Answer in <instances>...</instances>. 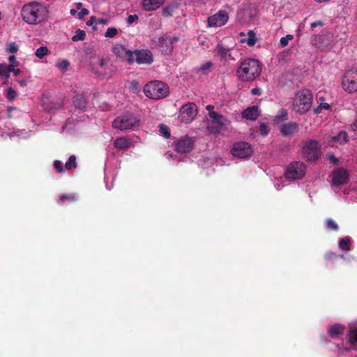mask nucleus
<instances>
[{"label":"nucleus","mask_w":357,"mask_h":357,"mask_svg":"<svg viewBox=\"0 0 357 357\" xmlns=\"http://www.w3.org/2000/svg\"><path fill=\"white\" fill-rule=\"evenodd\" d=\"M24 22L31 25H37L47 20L49 11L46 6L38 1L24 4L21 10Z\"/></svg>","instance_id":"1"},{"label":"nucleus","mask_w":357,"mask_h":357,"mask_svg":"<svg viewBox=\"0 0 357 357\" xmlns=\"http://www.w3.org/2000/svg\"><path fill=\"white\" fill-rule=\"evenodd\" d=\"M261 73V66L259 61L248 59L243 61L236 70L237 77L243 81L255 79Z\"/></svg>","instance_id":"2"},{"label":"nucleus","mask_w":357,"mask_h":357,"mask_svg":"<svg viewBox=\"0 0 357 357\" xmlns=\"http://www.w3.org/2000/svg\"><path fill=\"white\" fill-rule=\"evenodd\" d=\"M312 103V93L307 89H303L295 95L292 109L295 112L299 114H303L310 110Z\"/></svg>","instance_id":"3"},{"label":"nucleus","mask_w":357,"mask_h":357,"mask_svg":"<svg viewBox=\"0 0 357 357\" xmlns=\"http://www.w3.org/2000/svg\"><path fill=\"white\" fill-rule=\"evenodd\" d=\"M144 93L149 98L159 100L167 96L169 86L162 81H151L144 86Z\"/></svg>","instance_id":"4"},{"label":"nucleus","mask_w":357,"mask_h":357,"mask_svg":"<svg viewBox=\"0 0 357 357\" xmlns=\"http://www.w3.org/2000/svg\"><path fill=\"white\" fill-rule=\"evenodd\" d=\"M321 145L315 139H310L304 142L302 148V155L307 161L317 160L321 155Z\"/></svg>","instance_id":"5"},{"label":"nucleus","mask_w":357,"mask_h":357,"mask_svg":"<svg viewBox=\"0 0 357 357\" xmlns=\"http://www.w3.org/2000/svg\"><path fill=\"white\" fill-rule=\"evenodd\" d=\"M139 122V119L135 116L126 114L116 118L112 123V126L121 130H130L137 126Z\"/></svg>","instance_id":"6"},{"label":"nucleus","mask_w":357,"mask_h":357,"mask_svg":"<svg viewBox=\"0 0 357 357\" xmlns=\"http://www.w3.org/2000/svg\"><path fill=\"white\" fill-rule=\"evenodd\" d=\"M208 116L211 121L208 124V129L212 133L220 132L223 127L229 123L228 119L216 112H210Z\"/></svg>","instance_id":"7"},{"label":"nucleus","mask_w":357,"mask_h":357,"mask_svg":"<svg viewBox=\"0 0 357 357\" xmlns=\"http://www.w3.org/2000/svg\"><path fill=\"white\" fill-rule=\"evenodd\" d=\"M342 87L349 93L357 91V68L345 73L342 79Z\"/></svg>","instance_id":"8"},{"label":"nucleus","mask_w":357,"mask_h":357,"mask_svg":"<svg viewBox=\"0 0 357 357\" xmlns=\"http://www.w3.org/2000/svg\"><path fill=\"white\" fill-rule=\"evenodd\" d=\"M305 174V166L302 162H294L287 169L285 175L288 179L296 180L301 178Z\"/></svg>","instance_id":"9"},{"label":"nucleus","mask_w":357,"mask_h":357,"mask_svg":"<svg viewBox=\"0 0 357 357\" xmlns=\"http://www.w3.org/2000/svg\"><path fill=\"white\" fill-rule=\"evenodd\" d=\"M253 150L251 145L245 142H238L235 143L231 149V154L239 158H246L250 157Z\"/></svg>","instance_id":"10"},{"label":"nucleus","mask_w":357,"mask_h":357,"mask_svg":"<svg viewBox=\"0 0 357 357\" xmlns=\"http://www.w3.org/2000/svg\"><path fill=\"white\" fill-rule=\"evenodd\" d=\"M180 113L181 121L185 123H189L197 116V107L194 102H188L181 107Z\"/></svg>","instance_id":"11"},{"label":"nucleus","mask_w":357,"mask_h":357,"mask_svg":"<svg viewBox=\"0 0 357 357\" xmlns=\"http://www.w3.org/2000/svg\"><path fill=\"white\" fill-rule=\"evenodd\" d=\"M133 63L149 65L153 62L152 52L147 49L135 50L132 51Z\"/></svg>","instance_id":"12"},{"label":"nucleus","mask_w":357,"mask_h":357,"mask_svg":"<svg viewBox=\"0 0 357 357\" xmlns=\"http://www.w3.org/2000/svg\"><path fill=\"white\" fill-rule=\"evenodd\" d=\"M229 19L228 14L225 10H220L216 14L208 17V24L209 26H222L225 25Z\"/></svg>","instance_id":"13"},{"label":"nucleus","mask_w":357,"mask_h":357,"mask_svg":"<svg viewBox=\"0 0 357 357\" xmlns=\"http://www.w3.org/2000/svg\"><path fill=\"white\" fill-rule=\"evenodd\" d=\"M332 176V184L339 186L347 183L349 173L344 168H338L333 172Z\"/></svg>","instance_id":"14"},{"label":"nucleus","mask_w":357,"mask_h":357,"mask_svg":"<svg viewBox=\"0 0 357 357\" xmlns=\"http://www.w3.org/2000/svg\"><path fill=\"white\" fill-rule=\"evenodd\" d=\"M193 145V140L189 137H185L176 142L175 150L180 153H188L192 149Z\"/></svg>","instance_id":"15"},{"label":"nucleus","mask_w":357,"mask_h":357,"mask_svg":"<svg viewBox=\"0 0 357 357\" xmlns=\"http://www.w3.org/2000/svg\"><path fill=\"white\" fill-rule=\"evenodd\" d=\"M113 52L119 58L126 61L128 63H133L132 51L127 50L125 46L122 45H115L113 48Z\"/></svg>","instance_id":"16"},{"label":"nucleus","mask_w":357,"mask_h":357,"mask_svg":"<svg viewBox=\"0 0 357 357\" xmlns=\"http://www.w3.org/2000/svg\"><path fill=\"white\" fill-rule=\"evenodd\" d=\"M280 132L284 137H290L298 132V125L294 121H289L280 126Z\"/></svg>","instance_id":"17"},{"label":"nucleus","mask_w":357,"mask_h":357,"mask_svg":"<svg viewBox=\"0 0 357 357\" xmlns=\"http://www.w3.org/2000/svg\"><path fill=\"white\" fill-rule=\"evenodd\" d=\"M158 47L161 52L169 54L173 50L172 39L169 36H162L158 38Z\"/></svg>","instance_id":"18"},{"label":"nucleus","mask_w":357,"mask_h":357,"mask_svg":"<svg viewBox=\"0 0 357 357\" xmlns=\"http://www.w3.org/2000/svg\"><path fill=\"white\" fill-rule=\"evenodd\" d=\"M345 329V326L340 324H336L334 325L329 326L328 328V335L333 339H337L340 335L343 334Z\"/></svg>","instance_id":"19"},{"label":"nucleus","mask_w":357,"mask_h":357,"mask_svg":"<svg viewBox=\"0 0 357 357\" xmlns=\"http://www.w3.org/2000/svg\"><path fill=\"white\" fill-rule=\"evenodd\" d=\"M165 0H143L142 8L146 11H153L160 7Z\"/></svg>","instance_id":"20"},{"label":"nucleus","mask_w":357,"mask_h":357,"mask_svg":"<svg viewBox=\"0 0 357 357\" xmlns=\"http://www.w3.org/2000/svg\"><path fill=\"white\" fill-rule=\"evenodd\" d=\"M259 115L257 106L250 107L242 112V117L248 120H255Z\"/></svg>","instance_id":"21"},{"label":"nucleus","mask_w":357,"mask_h":357,"mask_svg":"<svg viewBox=\"0 0 357 357\" xmlns=\"http://www.w3.org/2000/svg\"><path fill=\"white\" fill-rule=\"evenodd\" d=\"M131 145V142L126 137H118L114 142V146L117 149L127 150Z\"/></svg>","instance_id":"22"},{"label":"nucleus","mask_w":357,"mask_h":357,"mask_svg":"<svg viewBox=\"0 0 357 357\" xmlns=\"http://www.w3.org/2000/svg\"><path fill=\"white\" fill-rule=\"evenodd\" d=\"M73 102L75 107L79 109H83L86 107V100L83 94H76L73 98Z\"/></svg>","instance_id":"23"},{"label":"nucleus","mask_w":357,"mask_h":357,"mask_svg":"<svg viewBox=\"0 0 357 357\" xmlns=\"http://www.w3.org/2000/svg\"><path fill=\"white\" fill-rule=\"evenodd\" d=\"M215 51L222 59H227V58L229 57L231 59L234 60V58L231 57L229 49L225 48L221 45H218Z\"/></svg>","instance_id":"24"},{"label":"nucleus","mask_w":357,"mask_h":357,"mask_svg":"<svg viewBox=\"0 0 357 357\" xmlns=\"http://www.w3.org/2000/svg\"><path fill=\"white\" fill-rule=\"evenodd\" d=\"M125 86L130 90V91L134 93H137L140 90V84L139 82L137 79L127 81L125 84Z\"/></svg>","instance_id":"25"},{"label":"nucleus","mask_w":357,"mask_h":357,"mask_svg":"<svg viewBox=\"0 0 357 357\" xmlns=\"http://www.w3.org/2000/svg\"><path fill=\"white\" fill-rule=\"evenodd\" d=\"M333 140L343 144L348 142V135L345 131H340L337 135L333 137Z\"/></svg>","instance_id":"26"},{"label":"nucleus","mask_w":357,"mask_h":357,"mask_svg":"<svg viewBox=\"0 0 357 357\" xmlns=\"http://www.w3.org/2000/svg\"><path fill=\"white\" fill-rule=\"evenodd\" d=\"M98 66L100 68V70L98 73L99 75H109L107 72V62L104 59H100L98 60Z\"/></svg>","instance_id":"27"},{"label":"nucleus","mask_w":357,"mask_h":357,"mask_svg":"<svg viewBox=\"0 0 357 357\" xmlns=\"http://www.w3.org/2000/svg\"><path fill=\"white\" fill-rule=\"evenodd\" d=\"M77 164L76 162V156L75 155H71L68 158V160L65 163L64 167L66 170H71L77 168Z\"/></svg>","instance_id":"28"},{"label":"nucleus","mask_w":357,"mask_h":357,"mask_svg":"<svg viewBox=\"0 0 357 357\" xmlns=\"http://www.w3.org/2000/svg\"><path fill=\"white\" fill-rule=\"evenodd\" d=\"M325 35H317L314 37V45L317 47L321 48L327 45V43L324 42Z\"/></svg>","instance_id":"29"},{"label":"nucleus","mask_w":357,"mask_h":357,"mask_svg":"<svg viewBox=\"0 0 357 357\" xmlns=\"http://www.w3.org/2000/svg\"><path fill=\"white\" fill-rule=\"evenodd\" d=\"M350 238L348 237L342 238L339 242L340 248L345 251L350 250Z\"/></svg>","instance_id":"30"},{"label":"nucleus","mask_w":357,"mask_h":357,"mask_svg":"<svg viewBox=\"0 0 357 357\" xmlns=\"http://www.w3.org/2000/svg\"><path fill=\"white\" fill-rule=\"evenodd\" d=\"M86 38V33L84 30L77 29L75 31V34L72 37V40L74 42H77L79 40H84Z\"/></svg>","instance_id":"31"},{"label":"nucleus","mask_w":357,"mask_h":357,"mask_svg":"<svg viewBox=\"0 0 357 357\" xmlns=\"http://www.w3.org/2000/svg\"><path fill=\"white\" fill-rule=\"evenodd\" d=\"M347 337L351 344H357V328L350 330Z\"/></svg>","instance_id":"32"},{"label":"nucleus","mask_w":357,"mask_h":357,"mask_svg":"<svg viewBox=\"0 0 357 357\" xmlns=\"http://www.w3.org/2000/svg\"><path fill=\"white\" fill-rule=\"evenodd\" d=\"M59 200L61 203H64L66 201L68 202L69 203H73L75 202L77 199L75 195L72 193L69 195H62L60 197Z\"/></svg>","instance_id":"33"},{"label":"nucleus","mask_w":357,"mask_h":357,"mask_svg":"<svg viewBox=\"0 0 357 357\" xmlns=\"http://www.w3.org/2000/svg\"><path fill=\"white\" fill-rule=\"evenodd\" d=\"M159 128H160L159 130H160L161 135H162L165 138L170 137L171 132H170L169 128L166 125L160 124Z\"/></svg>","instance_id":"34"},{"label":"nucleus","mask_w":357,"mask_h":357,"mask_svg":"<svg viewBox=\"0 0 357 357\" xmlns=\"http://www.w3.org/2000/svg\"><path fill=\"white\" fill-rule=\"evenodd\" d=\"M256 41L257 40L255 37V33H254L253 31H249V32L248 33V38L246 40L247 44L250 47H252L255 45Z\"/></svg>","instance_id":"35"},{"label":"nucleus","mask_w":357,"mask_h":357,"mask_svg":"<svg viewBox=\"0 0 357 357\" xmlns=\"http://www.w3.org/2000/svg\"><path fill=\"white\" fill-rule=\"evenodd\" d=\"M47 47L41 46L36 50L35 54L38 58L42 59L47 54Z\"/></svg>","instance_id":"36"},{"label":"nucleus","mask_w":357,"mask_h":357,"mask_svg":"<svg viewBox=\"0 0 357 357\" xmlns=\"http://www.w3.org/2000/svg\"><path fill=\"white\" fill-rule=\"evenodd\" d=\"M326 227L328 229L337 231L338 229L337 224L331 218H327L326 220Z\"/></svg>","instance_id":"37"},{"label":"nucleus","mask_w":357,"mask_h":357,"mask_svg":"<svg viewBox=\"0 0 357 357\" xmlns=\"http://www.w3.org/2000/svg\"><path fill=\"white\" fill-rule=\"evenodd\" d=\"M17 97V92L11 87H9L6 93V98L9 101H13Z\"/></svg>","instance_id":"38"},{"label":"nucleus","mask_w":357,"mask_h":357,"mask_svg":"<svg viewBox=\"0 0 357 357\" xmlns=\"http://www.w3.org/2000/svg\"><path fill=\"white\" fill-rule=\"evenodd\" d=\"M118 33L117 29L114 27L108 28L105 33L106 38H113Z\"/></svg>","instance_id":"39"},{"label":"nucleus","mask_w":357,"mask_h":357,"mask_svg":"<svg viewBox=\"0 0 357 357\" xmlns=\"http://www.w3.org/2000/svg\"><path fill=\"white\" fill-rule=\"evenodd\" d=\"M213 63L211 62V61H208V62H206L204 63H203L198 69H197V72L199 73V72H202V73H204L206 72V70H209L211 69V68L213 66Z\"/></svg>","instance_id":"40"},{"label":"nucleus","mask_w":357,"mask_h":357,"mask_svg":"<svg viewBox=\"0 0 357 357\" xmlns=\"http://www.w3.org/2000/svg\"><path fill=\"white\" fill-rule=\"evenodd\" d=\"M54 167L59 173H63L66 169L65 167H63L62 162L58 160H54Z\"/></svg>","instance_id":"41"},{"label":"nucleus","mask_w":357,"mask_h":357,"mask_svg":"<svg viewBox=\"0 0 357 357\" xmlns=\"http://www.w3.org/2000/svg\"><path fill=\"white\" fill-rule=\"evenodd\" d=\"M292 39H293V36L289 35V34L287 35L284 37H282L280 40V44L281 45V47H284L287 46L289 43V41Z\"/></svg>","instance_id":"42"},{"label":"nucleus","mask_w":357,"mask_h":357,"mask_svg":"<svg viewBox=\"0 0 357 357\" xmlns=\"http://www.w3.org/2000/svg\"><path fill=\"white\" fill-rule=\"evenodd\" d=\"M18 47L15 42L9 43L7 46V51L10 53L15 54L17 52Z\"/></svg>","instance_id":"43"},{"label":"nucleus","mask_w":357,"mask_h":357,"mask_svg":"<svg viewBox=\"0 0 357 357\" xmlns=\"http://www.w3.org/2000/svg\"><path fill=\"white\" fill-rule=\"evenodd\" d=\"M69 66L70 62L68 60H63L56 64V66L62 70H66Z\"/></svg>","instance_id":"44"},{"label":"nucleus","mask_w":357,"mask_h":357,"mask_svg":"<svg viewBox=\"0 0 357 357\" xmlns=\"http://www.w3.org/2000/svg\"><path fill=\"white\" fill-rule=\"evenodd\" d=\"M331 108V106L328 103L324 102V103H320L319 106L317 108H314V112L315 114H319L321 112V109H329Z\"/></svg>","instance_id":"45"},{"label":"nucleus","mask_w":357,"mask_h":357,"mask_svg":"<svg viewBox=\"0 0 357 357\" xmlns=\"http://www.w3.org/2000/svg\"><path fill=\"white\" fill-rule=\"evenodd\" d=\"M0 76L4 77L6 79H8L10 77V73L2 63H0Z\"/></svg>","instance_id":"46"},{"label":"nucleus","mask_w":357,"mask_h":357,"mask_svg":"<svg viewBox=\"0 0 357 357\" xmlns=\"http://www.w3.org/2000/svg\"><path fill=\"white\" fill-rule=\"evenodd\" d=\"M173 10L171 7L167 6L162 8V15L164 17H169L172 15Z\"/></svg>","instance_id":"47"},{"label":"nucleus","mask_w":357,"mask_h":357,"mask_svg":"<svg viewBox=\"0 0 357 357\" xmlns=\"http://www.w3.org/2000/svg\"><path fill=\"white\" fill-rule=\"evenodd\" d=\"M259 130L260 133L262 135L265 136V135H268V129L267 126L265 123H261L259 125Z\"/></svg>","instance_id":"48"},{"label":"nucleus","mask_w":357,"mask_h":357,"mask_svg":"<svg viewBox=\"0 0 357 357\" xmlns=\"http://www.w3.org/2000/svg\"><path fill=\"white\" fill-rule=\"evenodd\" d=\"M280 114L277 116V118L281 121L285 120L287 119V111L284 109H282L280 110Z\"/></svg>","instance_id":"49"},{"label":"nucleus","mask_w":357,"mask_h":357,"mask_svg":"<svg viewBox=\"0 0 357 357\" xmlns=\"http://www.w3.org/2000/svg\"><path fill=\"white\" fill-rule=\"evenodd\" d=\"M337 255L336 254L333 253L331 251H327L324 257L326 260H334L336 258Z\"/></svg>","instance_id":"50"},{"label":"nucleus","mask_w":357,"mask_h":357,"mask_svg":"<svg viewBox=\"0 0 357 357\" xmlns=\"http://www.w3.org/2000/svg\"><path fill=\"white\" fill-rule=\"evenodd\" d=\"M3 64L4 65L5 68L10 73V72L13 71L14 67L19 66V62H16V63H15V64H9V65H7L6 63H3Z\"/></svg>","instance_id":"51"},{"label":"nucleus","mask_w":357,"mask_h":357,"mask_svg":"<svg viewBox=\"0 0 357 357\" xmlns=\"http://www.w3.org/2000/svg\"><path fill=\"white\" fill-rule=\"evenodd\" d=\"M138 20V16L137 15H130L128 16L127 19V22L129 24H132L135 21Z\"/></svg>","instance_id":"52"},{"label":"nucleus","mask_w":357,"mask_h":357,"mask_svg":"<svg viewBox=\"0 0 357 357\" xmlns=\"http://www.w3.org/2000/svg\"><path fill=\"white\" fill-rule=\"evenodd\" d=\"M89 13V11L86 8H82L80 12L78 13V16L79 19H82L84 16L87 15Z\"/></svg>","instance_id":"53"},{"label":"nucleus","mask_w":357,"mask_h":357,"mask_svg":"<svg viewBox=\"0 0 357 357\" xmlns=\"http://www.w3.org/2000/svg\"><path fill=\"white\" fill-rule=\"evenodd\" d=\"M96 21L97 18L95 16H91L86 22V25L89 26H92L94 23H96Z\"/></svg>","instance_id":"54"},{"label":"nucleus","mask_w":357,"mask_h":357,"mask_svg":"<svg viewBox=\"0 0 357 357\" xmlns=\"http://www.w3.org/2000/svg\"><path fill=\"white\" fill-rule=\"evenodd\" d=\"M323 25H324V22L321 20L314 22L310 24V26L312 28H315L317 26H322Z\"/></svg>","instance_id":"55"},{"label":"nucleus","mask_w":357,"mask_h":357,"mask_svg":"<svg viewBox=\"0 0 357 357\" xmlns=\"http://www.w3.org/2000/svg\"><path fill=\"white\" fill-rule=\"evenodd\" d=\"M107 23H108V20L107 19H104V18L97 19V21H96V24H107Z\"/></svg>","instance_id":"56"},{"label":"nucleus","mask_w":357,"mask_h":357,"mask_svg":"<svg viewBox=\"0 0 357 357\" xmlns=\"http://www.w3.org/2000/svg\"><path fill=\"white\" fill-rule=\"evenodd\" d=\"M8 61H9L10 64H15V63L18 62L16 60L15 56L14 55L10 56L8 57Z\"/></svg>","instance_id":"57"},{"label":"nucleus","mask_w":357,"mask_h":357,"mask_svg":"<svg viewBox=\"0 0 357 357\" xmlns=\"http://www.w3.org/2000/svg\"><path fill=\"white\" fill-rule=\"evenodd\" d=\"M251 93L252 95H260L261 94V91L259 88H253L251 90Z\"/></svg>","instance_id":"58"},{"label":"nucleus","mask_w":357,"mask_h":357,"mask_svg":"<svg viewBox=\"0 0 357 357\" xmlns=\"http://www.w3.org/2000/svg\"><path fill=\"white\" fill-rule=\"evenodd\" d=\"M328 158L332 162L336 165L337 164L338 159L335 158L333 155H330Z\"/></svg>","instance_id":"59"},{"label":"nucleus","mask_w":357,"mask_h":357,"mask_svg":"<svg viewBox=\"0 0 357 357\" xmlns=\"http://www.w3.org/2000/svg\"><path fill=\"white\" fill-rule=\"evenodd\" d=\"M18 82H19V84L20 85V86H22V87H24L26 86V82L24 79H21Z\"/></svg>","instance_id":"60"},{"label":"nucleus","mask_w":357,"mask_h":357,"mask_svg":"<svg viewBox=\"0 0 357 357\" xmlns=\"http://www.w3.org/2000/svg\"><path fill=\"white\" fill-rule=\"evenodd\" d=\"M20 72H21V70L19 68H17V69L14 68V70L13 71L14 75H15V76L18 75L20 73Z\"/></svg>","instance_id":"61"},{"label":"nucleus","mask_w":357,"mask_h":357,"mask_svg":"<svg viewBox=\"0 0 357 357\" xmlns=\"http://www.w3.org/2000/svg\"><path fill=\"white\" fill-rule=\"evenodd\" d=\"M82 5H83V4H82V2H77V3H75L76 8H77V10L81 9V8H82Z\"/></svg>","instance_id":"62"},{"label":"nucleus","mask_w":357,"mask_h":357,"mask_svg":"<svg viewBox=\"0 0 357 357\" xmlns=\"http://www.w3.org/2000/svg\"><path fill=\"white\" fill-rule=\"evenodd\" d=\"M213 109V105H207V106H206V109H207L208 111H209V112H213V111H212V109Z\"/></svg>","instance_id":"63"},{"label":"nucleus","mask_w":357,"mask_h":357,"mask_svg":"<svg viewBox=\"0 0 357 357\" xmlns=\"http://www.w3.org/2000/svg\"><path fill=\"white\" fill-rule=\"evenodd\" d=\"M70 15H75L77 13V10H75V9H71V10H70Z\"/></svg>","instance_id":"64"}]
</instances>
